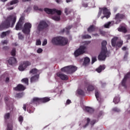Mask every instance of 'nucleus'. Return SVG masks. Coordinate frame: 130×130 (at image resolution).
I'll list each match as a JSON object with an SVG mask.
<instances>
[{
    "label": "nucleus",
    "mask_w": 130,
    "mask_h": 130,
    "mask_svg": "<svg viewBox=\"0 0 130 130\" xmlns=\"http://www.w3.org/2000/svg\"><path fill=\"white\" fill-rule=\"evenodd\" d=\"M86 120H87V123L84 126V127H86V126H87V125H88V123H89V122H90V118H87L86 119Z\"/></svg>",
    "instance_id": "obj_50"
},
{
    "label": "nucleus",
    "mask_w": 130,
    "mask_h": 130,
    "mask_svg": "<svg viewBox=\"0 0 130 130\" xmlns=\"http://www.w3.org/2000/svg\"><path fill=\"white\" fill-rule=\"evenodd\" d=\"M85 111L88 112L89 113H93L94 112V109L89 107H85Z\"/></svg>",
    "instance_id": "obj_25"
},
{
    "label": "nucleus",
    "mask_w": 130,
    "mask_h": 130,
    "mask_svg": "<svg viewBox=\"0 0 130 130\" xmlns=\"http://www.w3.org/2000/svg\"><path fill=\"white\" fill-rule=\"evenodd\" d=\"M127 55H128V52H126L124 56V60H126V59H127Z\"/></svg>",
    "instance_id": "obj_43"
},
{
    "label": "nucleus",
    "mask_w": 130,
    "mask_h": 130,
    "mask_svg": "<svg viewBox=\"0 0 130 130\" xmlns=\"http://www.w3.org/2000/svg\"><path fill=\"white\" fill-rule=\"evenodd\" d=\"M68 42V39L62 37H54L51 40V43L53 45H66Z\"/></svg>",
    "instance_id": "obj_2"
},
{
    "label": "nucleus",
    "mask_w": 130,
    "mask_h": 130,
    "mask_svg": "<svg viewBox=\"0 0 130 130\" xmlns=\"http://www.w3.org/2000/svg\"><path fill=\"white\" fill-rule=\"evenodd\" d=\"M38 79H39V75H33L30 78V82L31 83H34V82H37V81H38Z\"/></svg>",
    "instance_id": "obj_19"
},
{
    "label": "nucleus",
    "mask_w": 130,
    "mask_h": 130,
    "mask_svg": "<svg viewBox=\"0 0 130 130\" xmlns=\"http://www.w3.org/2000/svg\"><path fill=\"white\" fill-rule=\"evenodd\" d=\"M18 120H19V121H20V122H22L23 121V120H24V119L22 116H20L18 118Z\"/></svg>",
    "instance_id": "obj_47"
},
{
    "label": "nucleus",
    "mask_w": 130,
    "mask_h": 130,
    "mask_svg": "<svg viewBox=\"0 0 130 130\" xmlns=\"http://www.w3.org/2000/svg\"><path fill=\"white\" fill-rule=\"evenodd\" d=\"M118 30L119 31V32H122L123 33H126V32H127V30H126V28L122 26H120L118 28Z\"/></svg>",
    "instance_id": "obj_20"
},
{
    "label": "nucleus",
    "mask_w": 130,
    "mask_h": 130,
    "mask_svg": "<svg viewBox=\"0 0 130 130\" xmlns=\"http://www.w3.org/2000/svg\"><path fill=\"white\" fill-rule=\"evenodd\" d=\"M7 9H8V10H13V9H14V8L11 7H9Z\"/></svg>",
    "instance_id": "obj_60"
},
{
    "label": "nucleus",
    "mask_w": 130,
    "mask_h": 130,
    "mask_svg": "<svg viewBox=\"0 0 130 130\" xmlns=\"http://www.w3.org/2000/svg\"><path fill=\"white\" fill-rule=\"evenodd\" d=\"M71 2H73V0H66L67 3H71Z\"/></svg>",
    "instance_id": "obj_59"
},
{
    "label": "nucleus",
    "mask_w": 130,
    "mask_h": 130,
    "mask_svg": "<svg viewBox=\"0 0 130 130\" xmlns=\"http://www.w3.org/2000/svg\"><path fill=\"white\" fill-rule=\"evenodd\" d=\"M23 96H24V93L23 92L20 93H17L16 94V97H17L18 98H21L23 97Z\"/></svg>",
    "instance_id": "obj_37"
},
{
    "label": "nucleus",
    "mask_w": 130,
    "mask_h": 130,
    "mask_svg": "<svg viewBox=\"0 0 130 130\" xmlns=\"http://www.w3.org/2000/svg\"><path fill=\"white\" fill-rule=\"evenodd\" d=\"M100 83L102 84V87H105V86H106V83H103L102 81H100Z\"/></svg>",
    "instance_id": "obj_51"
},
{
    "label": "nucleus",
    "mask_w": 130,
    "mask_h": 130,
    "mask_svg": "<svg viewBox=\"0 0 130 130\" xmlns=\"http://www.w3.org/2000/svg\"><path fill=\"white\" fill-rule=\"evenodd\" d=\"M19 3V1L18 0H13L10 2V4H7L8 7L9 6H13V5H16V4H18Z\"/></svg>",
    "instance_id": "obj_29"
},
{
    "label": "nucleus",
    "mask_w": 130,
    "mask_h": 130,
    "mask_svg": "<svg viewBox=\"0 0 130 130\" xmlns=\"http://www.w3.org/2000/svg\"><path fill=\"white\" fill-rule=\"evenodd\" d=\"M25 18H24L23 16H21L20 19L18 21V22L17 23V24L16 25V30H21V29H22V26L23 25V21H24Z\"/></svg>",
    "instance_id": "obj_13"
},
{
    "label": "nucleus",
    "mask_w": 130,
    "mask_h": 130,
    "mask_svg": "<svg viewBox=\"0 0 130 130\" xmlns=\"http://www.w3.org/2000/svg\"><path fill=\"white\" fill-rule=\"evenodd\" d=\"M71 103V100H68L67 101V104H68V105L70 104Z\"/></svg>",
    "instance_id": "obj_54"
},
{
    "label": "nucleus",
    "mask_w": 130,
    "mask_h": 130,
    "mask_svg": "<svg viewBox=\"0 0 130 130\" xmlns=\"http://www.w3.org/2000/svg\"><path fill=\"white\" fill-rule=\"evenodd\" d=\"M18 38L19 39H23L24 38V36L21 34V33L18 34Z\"/></svg>",
    "instance_id": "obj_46"
},
{
    "label": "nucleus",
    "mask_w": 130,
    "mask_h": 130,
    "mask_svg": "<svg viewBox=\"0 0 130 130\" xmlns=\"http://www.w3.org/2000/svg\"><path fill=\"white\" fill-rule=\"evenodd\" d=\"M7 1L8 0H1V2H3L4 3H5V2H7Z\"/></svg>",
    "instance_id": "obj_63"
},
{
    "label": "nucleus",
    "mask_w": 130,
    "mask_h": 130,
    "mask_svg": "<svg viewBox=\"0 0 130 130\" xmlns=\"http://www.w3.org/2000/svg\"><path fill=\"white\" fill-rule=\"evenodd\" d=\"M73 26L69 25L63 29V32H66L67 34H69V30L72 28Z\"/></svg>",
    "instance_id": "obj_28"
},
{
    "label": "nucleus",
    "mask_w": 130,
    "mask_h": 130,
    "mask_svg": "<svg viewBox=\"0 0 130 130\" xmlns=\"http://www.w3.org/2000/svg\"><path fill=\"white\" fill-rule=\"evenodd\" d=\"M82 38L83 39H89L90 38H91V36L88 35H86L83 36Z\"/></svg>",
    "instance_id": "obj_36"
},
{
    "label": "nucleus",
    "mask_w": 130,
    "mask_h": 130,
    "mask_svg": "<svg viewBox=\"0 0 130 130\" xmlns=\"http://www.w3.org/2000/svg\"><path fill=\"white\" fill-rule=\"evenodd\" d=\"M48 27V24L45 21H41L38 26L37 30L39 31H42L44 29H46Z\"/></svg>",
    "instance_id": "obj_12"
},
{
    "label": "nucleus",
    "mask_w": 130,
    "mask_h": 130,
    "mask_svg": "<svg viewBox=\"0 0 130 130\" xmlns=\"http://www.w3.org/2000/svg\"><path fill=\"white\" fill-rule=\"evenodd\" d=\"M96 123V120H93L91 122V124H92V125H93V124H95V123Z\"/></svg>",
    "instance_id": "obj_52"
},
{
    "label": "nucleus",
    "mask_w": 130,
    "mask_h": 130,
    "mask_svg": "<svg viewBox=\"0 0 130 130\" xmlns=\"http://www.w3.org/2000/svg\"><path fill=\"white\" fill-rule=\"evenodd\" d=\"M95 96L96 98H99L100 97H101V93L98 90L95 91Z\"/></svg>",
    "instance_id": "obj_30"
},
{
    "label": "nucleus",
    "mask_w": 130,
    "mask_h": 130,
    "mask_svg": "<svg viewBox=\"0 0 130 130\" xmlns=\"http://www.w3.org/2000/svg\"><path fill=\"white\" fill-rule=\"evenodd\" d=\"M89 63H90V58L89 57H86L84 58L83 66H88Z\"/></svg>",
    "instance_id": "obj_24"
},
{
    "label": "nucleus",
    "mask_w": 130,
    "mask_h": 130,
    "mask_svg": "<svg viewBox=\"0 0 130 130\" xmlns=\"http://www.w3.org/2000/svg\"><path fill=\"white\" fill-rule=\"evenodd\" d=\"M123 18H124V16L123 15L118 13L116 15L115 18V20L116 21L115 23H114V21L109 22L105 24V28H109L113 25H114V24H119V23H120V21H121Z\"/></svg>",
    "instance_id": "obj_4"
},
{
    "label": "nucleus",
    "mask_w": 130,
    "mask_h": 130,
    "mask_svg": "<svg viewBox=\"0 0 130 130\" xmlns=\"http://www.w3.org/2000/svg\"><path fill=\"white\" fill-rule=\"evenodd\" d=\"M9 34H10V31L3 32L1 35V38H4V37H6Z\"/></svg>",
    "instance_id": "obj_26"
},
{
    "label": "nucleus",
    "mask_w": 130,
    "mask_h": 130,
    "mask_svg": "<svg viewBox=\"0 0 130 130\" xmlns=\"http://www.w3.org/2000/svg\"><path fill=\"white\" fill-rule=\"evenodd\" d=\"M113 101L115 104H117V103L119 102L120 100H119V99L118 98H114Z\"/></svg>",
    "instance_id": "obj_39"
},
{
    "label": "nucleus",
    "mask_w": 130,
    "mask_h": 130,
    "mask_svg": "<svg viewBox=\"0 0 130 130\" xmlns=\"http://www.w3.org/2000/svg\"><path fill=\"white\" fill-rule=\"evenodd\" d=\"M49 100H50L49 98H42V99L36 98V99H34V102H39V103H46V102H48Z\"/></svg>",
    "instance_id": "obj_14"
},
{
    "label": "nucleus",
    "mask_w": 130,
    "mask_h": 130,
    "mask_svg": "<svg viewBox=\"0 0 130 130\" xmlns=\"http://www.w3.org/2000/svg\"><path fill=\"white\" fill-rule=\"evenodd\" d=\"M26 105H24L23 109H24V111H26Z\"/></svg>",
    "instance_id": "obj_57"
},
{
    "label": "nucleus",
    "mask_w": 130,
    "mask_h": 130,
    "mask_svg": "<svg viewBox=\"0 0 130 130\" xmlns=\"http://www.w3.org/2000/svg\"><path fill=\"white\" fill-rule=\"evenodd\" d=\"M101 34H102V35H105V31H101Z\"/></svg>",
    "instance_id": "obj_58"
},
{
    "label": "nucleus",
    "mask_w": 130,
    "mask_h": 130,
    "mask_svg": "<svg viewBox=\"0 0 130 130\" xmlns=\"http://www.w3.org/2000/svg\"><path fill=\"white\" fill-rule=\"evenodd\" d=\"M2 43L3 45H5V44H8V40L2 41Z\"/></svg>",
    "instance_id": "obj_49"
},
{
    "label": "nucleus",
    "mask_w": 130,
    "mask_h": 130,
    "mask_svg": "<svg viewBox=\"0 0 130 130\" xmlns=\"http://www.w3.org/2000/svg\"><path fill=\"white\" fill-rule=\"evenodd\" d=\"M61 71L67 73V74H72V73H75L77 71V67L73 66H67L62 68Z\"/></svg>",
    "instance_id": "obj_7"
},
{
    "label": "nucleus",
    "mask_w": 130,
    "mask_h": 130,
    "mask_svg": "<svg viewBox=\"0 0 130 130\" xmlns=\"http://www.w3.org/2000/svg\"><path fill=\"white\" fill-rule=\"evenodd\" d=\"M61 91L62 90L58 88H56L54 92H55L56 93H58V94H61Z\"/></svg>",
    "instance_id": "obj_35"
},
{
    "label": "nucleus",
    "mask_w": 130,
    "mask_h": 130,
    "mask_svg": "<svg viewBox=\"0 0 130 130\" xmlns=\"http://www.w3.org/2000/svg\"><path fill=\"white\" fill-rule=\"evenodd\" d=\"M17 20V17L16 16H9L6 22L3 23L0 25V31H2V30H3V29H5V28H9L10 26H11V27H14V25H15V23H16V21Z\"/></svg>",
    "instance_id": "obj_1"
},
{
    "label": "nucleus",
    "mask_w": 130,
    "mask_h": 130,
    "mask_svg": "<svg viewBox=\"0 0 130 130\" xmlns=\"http://www.w3.org/2000/svg\"><path fill=\"white\" fill-rule=\"evenodd\" d=\"M32 28V24L30 23H25L24 25L23 28L22 29V32L24 33V34H29L30 33V31Z\"/></svg>",
    "instance_id": "obj_10"
},
{
    "label": "nucleus",
    "mask_w": 130,
    "mask_h": 130,
    "mask_svg": "<svg viewBox=\"0 0 130 130\" xmlns=\"http://www.w3.org/2000/svg\"><path fill=\"white\" fill-rule=\"evenodd\" d=\"M30 65L31 63L28 61L22 62L19 65L18 70L20 71V72H23L25 71V69L27 68V67H29V66Z\"/></svg>",
    "instance_id": "obj_11"
},
{
    "label": "nucleus",
    "mask_w": 130,
    "mask_h": 130,
    "mask_svg": "<svg viewBox=\"0 0 130 130\" xmlns=\"http://www.w3.org/2000/svg\"><path fill=\"white\" fill-rule=\"evenodd\" d=\"M23 2H30L31 0H22Z\"/></svg>",
    "instance_id": "obj_62"
},
{
    "label": "nucleus",
    "mask_w": 130,
    "mask_h": 130,
    "mask_svg": "<svg viewBox=\"0 0 130 130\" xmlns=\"http://www.w3.org/2000/svg\"><path fill=\"white\" fill-rule=\"evenodd\" d=\"M57 76L61 79V80H62L63 81H66L69 79V77H68V76H67L65 74H63V73H61V72H58L56 74Z\"/></svg>",
    "instance_id": "obj_15"
},
{
    "label": "nucleus",
    "mask_w": 130,
    "mask_h": 130,
    "mask_svg": "<svg viewBox=\"0 0 130 130\" xmlns=\"http://www.w3.org/2000/svg\"><path fill=\"white\" fill-rule=\"evenodd\" d=\"M88 32L89 33H91V32H94L95 31V27H94L93 25H91L87 29Z\"/></svg>",
    "instance_id": "obj_27"
},
{
    "label": "nucleus",
    "mask_w": 130,
    "mask_h": 130,
    "mask_svg": "<svg viewBox=\"0 0 130 130\" xmlns=\"http://www.w3.org/2000/svg\"><path fill=\"white\" fill-rule=\"evenodd\" d=\"M97 61V58H96V57H93L91 61L92 64H93V63H94V62H95V61Z\"/></svg>",
    "instance_id": "obj_42"
},
{
    "label": "nucleus",
    "mask_w": 130,
    "mask_h": 130,
    "mask_svg": "<svg viewBox=\"0 0 130 130\" xmlns=\"http://www.w3.org/2000/svg\"><path fill=\"white\" fill-rule=\"evenodd\" d=\"M11 55L13 56H15L16 55V49H13L12 51H11Z\"/></svg>",
    "instance_id": "obj_38"
},
{
    "label": "nucleus",
    "mask_w": 130,
    "mask_h": 130,
    "mask_svg": "<svg viewBox=\"0 0 130 130\" xmlns=\"http://www.w3.org/2000/svg\"><path fill=\"white\" fill-rule=\"evenodd\" d=\"M83 7H84V8H87V7H88L87 4H83Z\"/></svg>",
    "instance_id": "obj_61"
},
{
    "label": "nucleus",
    "mask_w": 130,
    "mask_h": 130,
    "mask_svg": "<svg viewBox=\"0 0 130 130\" xmlns=\"http://www.w3.org/2000/svg\"><path fill=\"white\" fill-rule=\"evenodd\" d=\"M94 36H99V35L97 34H95V35H94Z\"/></svg>",
    "instance_id": "obj_64"
},
{
    "label": "nucleus",
    "mask_w": 130,
    "mask_h": 130,
    "mask_svg": "<svg viewBox=\"0 0 130 130\" xmlns=\"http://www.w3.org/2000/svg\"><path fill=\"white\" fill-rule=\"evenodd\" d=\"M45 12L47 14H50L51 15H53L54 14H57V15L52 17V20L54 21H59L60 20V15H61V11L60 10H57L56 9H50L49 8H45Z\"/></svg>",
    "instance_id": "obj_3"
},
{
    "label": "nucleus",
    "mask_w": 130,
    "mask_h": 130,
    "mask_svg": "<svg viewBox=\"0 0 130 130\" xmlns=\"http://www.w3.org/2000/svg\"><path fill=\"white\" fill-rule=\"evenodd\" d=\"M5 82L6 83H9L10 82V77L8 76V75H6L5 76Z\"/></svg>",
    "instance_id": "obj_40"
},
{
    "label": "nucleus",
    "mask_w": 130,
    "mask_h": 130,
    "mask_svg": "<svg viewBox=\"0 0 130 130\" xmlns=\"http://www.w3.org/2000/svg\"><path fill=\"white\" fill-rule=\"evenodd\" d=\"M56 3H57V4H60V3H61V2H62L61 0H56Z\"/></svg>",
    "instance_id": "obj_56"
},
{
    "label": "nucleus",
    "mask_w": 130,
    "mask_h": 130,
    "mask_svg": "<svg viewBox=\"0 0 130 130\" xmlns=\"http://www.w3.org/2000/svg\"><path fill=\"white\" fill-rule=\"evenodd\" d=\"M125 38H126V39H127V40H129V39H130V35H127V36H125Z\"/></svg>",
    "instance_id": "obj_53"
},
{
    "label": "nucleus",
    "mask_w": 130,
    "mask_h": 130,
    "mask_svg": "<svg viewBox=\"0 0 130 130\" xmlns=\"http://www.w3.org/2000/svg\"><path fill=\"white\" fill-rule=\"evenodd\" d=\"M107 42L106 41H103L102 42V51L99 55V60H105V58H106V54L107 53Z\"/></svg>",
    "instance_id": "obj_5"
},
{
    "label": "nucleus",
    "mask_w": 130,
    "mask_h": 130,
    "mask_svg": "<svg viewBox=\"0 0 130 130\" xmlns=\"http://www.w3.org/2000/svg\"><path fill=\"white\" fill-rule=\"evenodd\" d=\"M5 119H9V118H10V113H8L6 114L5 116Z\"/></svg>",
    "instance_id": "obj_45"
},
{
    "label": "nucleus",
    "mask_w": 130,
    "mask_h": 130,
    "mask_svg": "<svg viewBox=\"0 0 130 130\" xmlns=\"http://www.w3.org/2000/svg\"><path fill=\"white\" fill-rule=\"evenodd\" d=\"M86 88H87V90L88 92H91L92 91H94V89H95V87H94V86H93L91 84L87 85Z\"/></svg>",
    "instance_id": "obj_22"
},
{
    "label": "nucleus",
    "mask_w": 130,
    "mask_h": 130,
    "mask_svg": "<svg viewBox=\"0 0 130 130\" xmlns=\"http://www.w3.org/2000/svg\"><path fill=\"white\" fill-rule=\"evenodd\" d=\"M14 90L15 91H24L26 89V87L22 84H18L16 87H14Z\"/></svg>",
    "instance_id": "obj_16"
},
{
    "label": "nucleus",
    "mask_w": 130,
    "mask_h": 130,
    "mask_svg": "<svg viewBox=\"0 0 130 130\" xmlns=\"http://www.w3.org/2000/svg\"><path fill=\"white\" fill-rule=\"evenodd\" d=\"M104 70H105V65L100 66L96 71L98 73H101Z\"/></svg>",
    "instance_id": "obj_23"
},
{
    "label": "nucleus",
    "mask_w": 130,
    "mask_h": 130,
    "mask_svg": "<svg viewBox=\"0 0 130 130\" xmlns=\"http://www.w3.org/2000/svg\"><path fill=\"white\" fill-rule=\"evenodd\" d=\"M76 95H79V96H85V92L82 89L78 88L76 90Z\"/></svg>",
    "instance_id": "obj_18"
},
{
    "label": "nucleus",
    "mask_w": 130,
    "mask_h": 130,
    "mask_svg": "<svg viewBox=\"0 0 130 130\" xmlns=\"http://www.w3.org/2000/svg\"><path fill=\"white\" fill-rule=\"evenodd\" d=\"M127 49V48L126 47H123L122 48V50H123L124 51L126 50Z\"/></svg>",
    "instance_id": "obj_55"
},
{
    "label": "nucleus",
    "mask_w": 130,
    "mask_h": 130,
    "mask_svg": "<svg viewBox=\"0 0 130 130\" xmlns=\"http://www.w3.org/2000/svg\"><path fill=\"white\" fill-rule=\"evenodd\" d=\"M117 39H118V38L115 37H114L111 41V44L112 46L114 47L115 46L118 47H121L122 46V44H123V42L122 41H120L116 43V41H117Z\"/></svg>",
    "instance_id": "obj_9"
},
{
    "label": "nucleus",
    "mask_w": 130,
    "mask_h": 130,
    "mask_svg": "<svg viewBox=\"0 0 130 130\" xmlns=\"http://www.w3.org/2000/svg\"><path fill=\"white\" fill-rule=\"evenodd\" d=\"M34 10H35V11H40V12H42V11H43V9L39 8L37 6H34Z\"/></svg>",
    "instance_id": "obj_32"
},
{
    "label": "nucleus",
    "mask_w": 130,
    "mask_h": 130,
    "mask_svg": "<svg viewBox=\"0 0 130 130\" xmlns=\"http://www.w3.org/2000/svg\"><path fill=\"white\" fill-rule=\"evenodd\" d=\"M71 13V10H70V8H66L64 9V13L66 15H68L69 14Z\"/></svg>",
    "instance_id": "obj_33"
},
{
    "label": "nucleus",
    "mask_w": 130,
    "mask_h": 130,
    "mask_svg": "<svg viewBox=\"0 0 130 130\" xmlns=\"http://www.w3.org/2000/svg\"><path fill=\"white\" fill-rule=\"evenodd\" d=\"M46 44H47V39H45L44 40V41L43 42L42 46H45V45H46Z\"/></svg>",
    "instance_id": "obj_44"
},
{
    "label": "nucleus",
    "mask_w": 130,
    "mask_h": 130,
    "mask_svg": "<svg viewBox=\"0 0 130 130\" xmlns=\"http://www.w3.org/2000/svg\"><path fill=\"white\" fill-rule=\"evenodd\" d=\"M102 11H103V15H104V16H103L101 17V19H103L104 18H107V19H108L109 17H110V11L107 8H100V10L99 12V14L98 15V18L101 16V14H102Z\"/></svg>",
    "instance_id": "obj_6"
},
{
    "label": "nucleus",
    "mask_w": 130,
    "mask_h": 130,
    "mask_svg": "<svg viewBox=\"0 0 130 130\" xmlns=\"http://www.w3.org/2000/svg\"><path fill=\"white\" fill-rule=\"evenodd\" d=\"M8 63L11 66L13 64H15V63H17V59H16L14 57H11L8 60Z\"/></svg>",
    "instance_id": "obj_17"
},
{
    "label": "nucleus",
    "mask_w": 130,
    "mask_h": 130,
    "mask_svg": "<svg viewBox=\"0 0 130 130\" xmlns=\"http://www.w3.org/2000/svg\"><path fill=\"white\" fill-rule=\"evenodd\" d=\"M21 82L22 83H24V84L28 85L29 83V79H28V78H23L21 80Z\"/></svg>",
    "instance_id": "obj_31"
},
{
    "label": "nucleus",
    "mask_w": 130,
    "mask_h": 130,
    "mask_svg": "<svg viewBox=\"0 0 130 130\" xmlns=\"http://www.w3.org/2000/svg\"><path fill=\"white\" fill-rule=\"evenodd\" d=\"M42 51H43V50L42 48H39L37 50V53H41L42 52Z\"/></svg>",
    "instance_id": "obj_48"
},
{
    "label": "nucleus",
    "mask_w": 130,
    "mask_h": 130,
    "mask_svg": "<svg viewBox=\"0 0 130 130\" xmlns=\"http://www.w3.org/2000/svg\"><path fill=\"white\" fill-rule=\"evenodd\" d=\"M86 52V47L85 46H81L79 48L77 49L74 52V55L75 57H77L79 55H81V54H83L85 53Z\"/></svg>",
    "instance_id": "obj_8"
},
{
    "label": "nucleus",
    "mask_w": 130,
    "mask_h": 130,
    "mask_svg": "<svg viewBox=\"0 0 130 130\" xmlns=\"http://www.w3.org/2000/svg\"><path fill=\"white\" fill-rule=\"evenodd\" d=\"M7 130H13V124H8Z\"/></svg>",
    "instance_id": "obj_34"
},
{
    "label": "nucleus",
    "mask_w": 130,
    "mask_h": 130,
    "mask_svg": "<svg viewBox=\"0 0 130 130\" xmlns=\"http://www.w3.org/2000/svg\"><path fill=\"white\" fill-rule=\"evenodd\" d=\"M29 73L30 74H32L33 76H35V75H39L40 74L39 71H38L37 69H32Z\"/></svg>",
    "instance_id": "obj_21"
},
{
    "label": "nucleus",
    "mask_w": 130,
    "mask_h": 130,
    "mask_svg": "<svg viewBox=\"0 0 130 130\" xmlns=\"http://www.w3.org/2000/svg\"><path fill=\"white\" fill-rule=\"evenodd\" d=\"M36 45H41V41L39 39L37 40Z\"/></svg>",
    "instance_id": "obj_41"
}]
</instances>
